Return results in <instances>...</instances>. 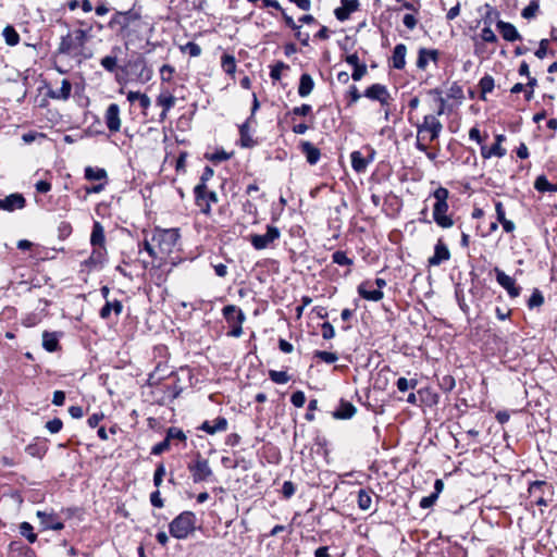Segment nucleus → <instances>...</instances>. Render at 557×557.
I'll return each instance as SVG.
<instances>
[{
  "label": "nucleus",
  "mask_w": 557,
  "mask_h": 557,
  "mask_svg": "<svg viewBox=\"0 0 557 557\" xmlns=\"http://www.w3.org/2000/svg\"><path fill=\"white\" fill-rule=\"evenodd\" d=\"M72 84L69 79H62L61 86L49 91V97L57 100H67L71 96Z\"/></svg>",
  "instance_id": "b1692460"
},
{
  "label": "nucleus",
  "mask_w": 557,
  "mask_h": 557,
  "mask_svg": "<svg viewBox=\"0 0 557 557\" xmlns=\"http://www.w3.org/2000/svg\"><path fill=\"white\" fill-rule=\"evenodd\" d=\"M107 250L106 247H94V250L87 260L89 265H101L106 260Z\"/></svg>",
  "instance_id": "72a5a7b5"
},
{
  "label": "nucleus",
  "mask_w": 557,
  "mask_h": 557,
  "mask_svg": "<svg viewBox=\"0 0 557 557\" xmlns=\"http://www.w3.org/2000/svg\"><path fill=\"white\" fill-rule=\"evenodd\" d=\"M322 329V337L324 339H331L335 336V330L330 322H324L321 326Z\"/></svg>",
  "instance_id": "bf43d9fd"
},
{
  "label": "nucleus",
  "mask_w": 557,
  "mask_h": 557,
  "mask_svg": "<svg viewBox=\"0 0 557 557\" xmlns=\"http://www.w3.org/2000/svg\"><path fill=\"white\" fill-rule=\"evenodd\" d=\"M496 27L502 34L503 38L507 41H516L521 39L519 32L511 23L498 21L496 23Z\"/></svg>",
  "instance_id": "dca6fc26"
},
{
  "label": "nucleus",
  "mask_w": 557,
  "mask_h": 557,
  "mask_svg": "<svg viewBox=\"0 0 557 557\" xmlns=\"http://www.w3.org/2000/svg\"><path fill=\"white\" fill-rule=\"evenodd\" d=\"M403 23L408 29L412 30L417 26L418 21L412 14H406Z\"/></svg>",
  "instance_id": "774afa93"
},
{
  "label": "nucleus",
  "mask_w": 557,
  "mask_h": 557,
  "mask_svg": "<svg viewBox=\"0 0 557 557\" xmlns=\"http://www.w3.org/2000/svg\"><path fill=\"white\" fill-rule=\"evenodd\" d=\"M480 37L483 42L494 44L497 41V36L495 35L491 27H484L481 30Z\"/></svg>",
  "instance_id": "09e8293b"
},
{
  "label": "nucleus",
  "mask_w": 557,
  "mask_h": 557,
  "mask_svg": "<svg viewBox=\"0 0 557 557\" xmlns=\"http://www.w3.org/2000/svg\"><path fill=\"white\" fill-rule=\"evenodd\" d=\"M251 121L247 120L245 123H243L239 126V135H240V146L244 148H251L256 145V141L252 139V136L250 135V127L249 123Z\"/></svg>",
  "instance_id": "cd10ccee"
},
{
  "label": "nucleus",
  "mask_w": 557,
  "mask_h": 557,
  "mask_svg": "<svg viewBox=\"0 0 557 557\" xmlns=\"http://www.w3.org/2000/svg\"><path fill=\"white\" fill-rule=\"evenodd\" d=\"M188 470L191 474L194 483L209 481V479L213 475L209 461L205 458H201L200 456H198L194 462L188 465Z\"/></svg>",
  "instance_id": "0eeeda50"
},
{
  "label": "nucleus",
  "mask_w": 557,
  "mask_h": 557,
  "mask_svg": "<svg viewBox=\"0 0 557 557\" xmlns=\"http://www.w3.org/2000/svg\"><path fill=\"white\" fill-rule=\"evenodd\" d=\"M547 47H548V39H542L540 41V46L537 50L535 51V55L539 59H544L547 54Z\"/></svg>",
  "instance_id": "0e129e2a"
},
{
  "label": "nucleus",
  "mask_w": 557,
  "mask_h": 557,
  "mask_svg": "<svg viewBox=\"0 0 557 557\" xmlns=\"http://www.w3.org/2000/svg\"><path fill=\"white\" fill-rule=\"evenodd\" d=\"M480 88L483 94L491 92L494 88V79L492 76L486 75L480 81Z\"/></svg>",
  "instance_id": "3c124183"
},
{
  "label": "nucleus",
  "mask_w": 557,
  "mask_h": 557,
  "mask_svg": "<svg viewBox=\"0 0 557 557\" xmlns=\"http://www.w3.org/2000/svg\"><path fill=\"white\" fill-rule=\"evenodd\" d=\"M120 113V107L116 103H111L106 110L104 122L111 133H116L121 129L122 121Z\"/></svg>",
  "instance_id": "9b49d317"
},
{
  "label": "nucleus",
  "mask_w": 557,
  "mask_h": 557,
  "mask_svg": "<svg viewBox=\"0 0 557 557\" xmlns=\"http://www.w3.org/2000/svg\"><path fill=\"white\" fill-rule=\"evenodd\" d=\"M196 205L203 214H210L211 205L218 202V195L215 191H210L207 185L198 184L195 189Z\"/></svg>",
  "instance_id": "423d86ee"
},
{
  "label": "nucleus",
  "mask_w": 557,
  "mask_h": 557,
  "mask_svg": "<svg viewBox=\"0 0 557 557\" xmlns=\"http://www.w3.org/2000/svg\"><path fill=\"white\" fill-rule=\"evenodd\" d=\"M417 384V380L408 381L406 377H399L396 383L397 388L400 392H407L409 388H414Z\"/></svg>",
  "instance_id": "de8ad7c7"
},
{
  "label": "nucleus",
  "mask_w": 557,
  "mask_h": 557,
  "mask_svg": "<svg viewBox=\"0 0 557 557\" xmlns=\"http://www.w3.org/2000/svg\"><path fill=\"white\" fill-rule=\"evenodd\" d=\"M290 401L295 407L301 408L306 403V396H305L304 392H301V391L295 392L290 397Z\"/></svg>",
  "instance_id": "6e6d98bb"
},
{
  "label": "nucleus",
  "mask_w": 557,
  "mask_h": 557,
  "mask_svg": "<svg viewBox=\"0 0 557 557\" xmlns=\"http://www.w3.org/2000/svg\"><path fill=\"white\" fill-rule=\"evenodd\" d=\"M178 239L177 228H156L150 239L145 238L143 246L151 258L162 261L174 250Z\"/></svg>",
  "instance_id": "f257e3e1"
},
{
  "label": "nucleus",
  "mask_w": 557,
  "mask_h": 557,
  "mask_svg": "<svg viewBox=\"0 0 557 557\" xmlns=\"http://www.w3.org/2000/svg\"><path fill=\"white\" fill-rule=\"evenodd\" d=\"M42 347L49 352L57 351L59 348V337L57 333L44 332Z\"/></svg>",
  "instance_id": "2f4dec72"
},
{
  "label": "nucleus",
  "mask_w": 557,
  "mask_h": 557,
  "mask_svg": "<svg viewBox=\"0 0 557 557\" xmlns=\"http://www.w3.org/2000/svg\"><path fill=\"white\" fill-rule=\"evenodd\" d=\"M333 262L338 265H350L352 264V260L347 257L346 252L342 250H337L332 256Z\"/></svg>",
  "instance_id": "37998d69"
},
{
  "label": "nucleus",
  "mask_w": 557,
  "mask_h": 557,
  "mask_svg": "<svg viewBox=\"0 0 557 557\" xmlns=\"http://www.w3.org/2000/svg\"><path fill=\"white\" fill-rule=\"evenodd\" d=\"M433 197L436 200L433 207V219L435 223L443 228L451 227L454 221L446 214L448 211V190L444 187H438L434 190Z\"/></svg>",
  "instance_id": "20e7f679"
},
{
  "label": "nucleus",
  "mask_w": 557,
  "mask_h": 557,
  "mask_svg": "<svg viewBox=\"0 0 557 557\" xmlns=\"http://www.w3.org/2000/svg\"><path fill=\"white\" fill-rule=\"evenodd\" d=\"M169 446H170V441L168 440V437H165L164 441H162L161 443H159L152 447L151 453L153 455H159V454L163 453L164 450H166L169 448Z\"/></svg>",
  "instance_id": "338daca9"
},
{
  "label": "nucleus",
  "mask_w": 557,
  "mask_h": 557,
  "mask_svg": "<svg viewBox=\"0 0 557 557\" xmlns=\"http://www.w3.org/2000/svg\"><path fill=\"white\" fill-rule=\"evenodd\" d=\"M356 411H357V409L351 403L341 400L337 409L333 413V417L335 419H342V420L350 419L355 416Z\"/></svg>",
  "instance_id": "4be33fe9"
},
{
  "label": "nucleus",
  "mask_w": 557,
  "mask_h": 557,
  "mask_svg": "<svg viewBox=\"0 0 557 557\" xmlns=\"http://www.w3.org/2000/svg\"><path fill=\"white\" fill-rule=\"evenodd\" d=\"M100 63L103 66V69H106L109 72H113L116 69L117 59L112 55H107L101 59Z\"/></svg>",
  "instance_id": "8fccbe9b"
},
{
  "label": "nucleus",
  "mask_w": 557,
  "mask_h": 557,
  "mask_svg": "<svg viewBox=\"0 0 557 557\" xmlns=\"http://www.w3.org/2000/svg\"><path fill=\"white\" fill-rule=\"evenodd\" d=\"M301 152L310 164H315L320 160V150L310 141L301 143Z\"/></svg>",
  "instance_id": "393cba45"
},
{
  "label": "nucleus",
  "mask_w": 557,
  "mask_h": 557,
  "mask_svg": "<svg viewBox=\"0 0 557 557\" xmlns=\"http://www.w3.org/2000/svg\"><path fill=\"white\" fill-rule=\"evenodd\" d=\"M138 18L139 15L133 11L117 12L112 16L111 21L109 22V27H119L117 35L125 37L128 35L127 29L131 23Z\"/></svg>",
  "instance_id": "6e6552de"
},
{
  "label": "nucleus",
  "mask_w": 557,
  "mask_h": 557,
  "mask_svg": "<svg viewBox=\"0 0 557 557\" xmlns=\"http://www.w3.org/2000/svg\"><path fill=\"white\" fill-rule=\"evenodd\" d=\"M269 376L276 384H286L290 380L285 371L270 370Z\"/></svg>",
  "instance_id": "a19ab883"
},
{
  "label": "nucleus",
  "mask_w": 557,
  "mask_h": 557,
  "mask_svg": "<svg viewBox=\"0 0 557 557\" xmlns=\"http://www.w3.org/2000/svg\"><path fill=\"white\" fill-rule=\"evenodd\" d=\"M358 2L357 0H342V5L335 9V16L339 21H345L348 18L349 14L357 10Z\"/></svg>",
  "instance_id": "aec40b11"
},
{
  "label": "nucleus",
  "mask_w": 557,
  "mask_h": 557,
  "mask_svg": "<svg viewBox=\"0 0 557 557\" xmlns=\"http://www.w3.org/2000/svg\"><path fill=\"white\" fill-rule=\"evenodd\" d=\"M281 232L276 226L268 225L267 233L263 235L253 234L250 236V243L257 250L268 248L272 243L278 239Z\"/></svg>",
  "instance_id": "1a4fd4ad"
},
{
  "label": "nucleus",
  "mask_w": 557,
  "mask_h": 557,
  "mask_svg": "<svg viewBox=\"0 0 557 557\" xmlns=\"http://www.w3.org/2000/svg\"><path fill=\"white\" fill-rule=\"evenodd\" d=\"M314 87V82L311 75L305 73L300 76L299 86H298V95L302 98L309 96Z\"/></svg>",
  "instance_id": "c85d7f7f"
},
{
  "label": "nucleus",
  "mask_w": 557,
  "mask_h": 557,
  "mask_svg": "<svg viewBox=\"0 0 557 557\" xmlns=\"http://www.w3.org/2000/svg\"><path fill=\"white\" fill-rule=\"evenodd\" d=\"M37 517L40 519V523L45 529L59 531L64 528V524L58 520L54 513L37 511Z\"/></svg>",
  "instance_id": "f3484780"
},
{
  "label": "nucleus",
  "mask_w": 557,
  "mask_h": 557,
  "mask_svg": "<svg viewBox=\"0 0 557 557\" xmlns=\"http://www.w3.org/2000/svg\"><path fill=\"white\" fill-rule=\"evenodd\" d=\"M166 437L169 441H171V440L185 441L186 440L185 433L181 429H177L174 426H172L168 430Z\"/></svg>",
  "instance_id": "5fc2aeb1"
},
{
  "label": "nucleus",
  "mask_w": 557,
  "mask_h": 557,
  "mask_svg": "<svg viewBox=\"0 0 557 557\" xmlns=\"http://www.w3.org/2000/svg\"><path fill=\"white\" fill-rule=\"evenodd\" d=\"M228 422L224 417H218L213 421H203L199 426V430L213 435L219 432H224L227 430Z\"/></svg>",
  "instance_id": "2eb2a0df"
},
{
  "label": "nucleus",
  "mask_w": 557,
  "mask_h": 557,
  "mask_svg": "<svg viewBox=\"0 0 557 557\" xmlns=\"http://www.w3.org/2000/svg\"><path fill=\"white\" fill-rule=\"evenodd\" d=\"M416 148L421 152H426L429 144L440 137L443 125L436 115L428 114L421 123L416 125Z\"/></svg>",
  "instance_id": "f03ea898"
},
{
  "label": "nucleus",
  "mask_w": 557,
  "mask_h": 557,
  "mask_svg": "<svg viewBox=\"0 0 557 557\" xmlns=\"http://www.w3.org/2000/svg\"><path fill=\"white\" fill-rule=\"evenodd\" d=\"M164 475H165V468L163 465H159L153 474V483L157 487H159L161 485Z\"/></svg>",
  "instance_id": "4d7b16f0"
},
{
  "label": "nucleus",
  "mask_w": 557,
  "mask_h": 557,
  "mask_svg": "<svg viewBox=\"0 0 557 557\" xmlns=\"http://www.w3.org/2000/svg\"><path fill=\"white\" fill-rule=\"evenodd\" d=\"M26 200L22 194H11L0 200V209L12 212L16 209H23Z\"/></svg>",
  "instance_id": "4468645a"
},
{
  "label": "nucleus",
  "mask_w": 557,
  "mask_h": 557,
  "mask_svg": "<svg viewBox=\"0 0 557 557\" xmlns=\"http://www.w3.org/2000/svg\"><path fill=\"white\" fill-rule=\"evenodd\" d=\"M183 52L188 53L190 57H199L201 54V48L198 44L188 41L185 46L182 48Z\"/></svg>",
  "instance_id": "a18cd8bd"
},
{
  "label": "nucleus",
  "mask_w": 557,
  "mask_h": 557,
  "mask_svg": "<svg viewBox=\"0 0 557 557\" xmlns=\"http://www.w3.org/2000/svg\"><path fill=\"white\" fill-rule=\"evenodd\" d=\"M437 58H438L437 50L421 48L419 50V54H418L417 66L420 70H425L429 62L430 61L436 62Z\"/></svg>",
  "instance_id": "6ab92c4d"
},
{
  "label": "nucleus",
  "mask_w": 557,
  "mask_h": 557,
  "mask_svg": "<svg viewBox=\"0 0 557 557\" xmlns=\"http://www.w3.org/2000/svg\"><path fill=\"white\" fill-rule=\"evenodd\" d=\"M507 153V150L499 144H494L492 147L481 146V156L483 159H490L492 157L503 158Z\"/></svg>",
  "instance_id": "c756f323"
},
{
  "label": "nucleus",
  "mask_w": 557,
  "mask_h": 557,
  "mask_svg": "<svg viewBox=\"0 0 557 557\" xmlns=\"http://www.w3.org/2000/svg\"><path fill=\"white\" fill-rule=\"evenodd\" d=\"M371 283L370 282H363L358 286V293L359 295L367 300L371 301H380L384 294L380 289H371Z\"/></svg>",
  "instance_id": "a211bd4d"
},
{
  "label": "nucleus",
  "mask_w": 557,
  "mask_h": 557,
  "mask_svg": "<svg viewBox=\"0 0 557 557\" xmlns=\"http://www.w3.org/2000/svg\"><path fill=\"white\" fill-rule=\"evenodd\" d=\"M221 66L226 74L233 75L236 72V61L231 54L222 57Z\"/></svg>",
  "instance_id": "4c0bfd02"
},
{
  "label": "nucleus",
  "mask_w": 557,
  "mask_h": 557,
  "mask_svg": "<svg viewBox=\"0 0 557 557\" xmlns=\"http://www.w3.org/2000/svg\"><path fill=\"white\" fill-rule=\"evenodd\" d=\"M89 29H75L72 33H67L61 38L59 45V52L63 54H70L75 50H82L85 44L90 38Z\"/></svg>",
  "instance_id": "39448f33"
},
{
  "label": "nucleus",
  "mask_w": 557,
  "mask_h": 557,
  "mask_svg": "<svg viewBox=\"0 0 557 557\" xmlns=\"http://www.w3.org/2000/svg\"><path fill=\"white\" fill-rule=\"evenodd\" d=\"M364 96L371 100H377L382 107H388L391 95L387 88L381 84H373L364 91Z\"/></svg>",
  "instance_id": "9d476101"
},
{
  "label": "nucleus",
  "mask_w": 557,
  "mask_h": 557,
  "mask_svg": "<svg viewBox=\"0 0 557 557\" xmlns=\"http://www.w3.org/2000/svg\"><path fill=\"white\" fill-rule=\"evenodd\" d=\"M107 171L101 168L87 166L85 169V178L88 181H103L107 180Z\"/></svg>",
  "instance_id": "f704fd0d"
},
{
  "label": "nucleus",
  "mask_w": 557,
  "mask_h": 557,
  "mask_svg": "<svg viewBox=\"0 0 557 557\" xmlns=\"http://www.w3.org/2000/svg\"><path fill=\"white\" fill-rule=\"evenodd\" d=\"M497 283L507 290L508 295L512 298L518 297L520 288L516 286L515 280L507 275L504 271L495 268Z\"/></svg>",
  "instance_id": "f8f14e48"
},
{
  "label": "nucleus",
  "mask_w": 557,
  "mask_h": 557,
  "mask_svg": "<svg viewBox=\"0 0 557 557\" xmlns=\"http://www.w3.org/2000/svg\"><path fill=\"white\" fill-rule=\"evenodd\" d=\"M207 159L213 162H221L230 159V154L225 152L224 150L216 151L212 154H206Z\"/></svg>",
  "instance_id": "13d9d810"
},
{
  "label": "nucleus",
  "mask_w": 557,
  "mask_h": 557,
  "mask_svg": "<svg viewBox=\"0 0 557 557\" xmlns=\"http://www.w3.org/2000/svg\"><path fill=\"white\" fill-rule=\"evenodd\" d=\"M406 53L407 48L404 44H398L395 46L393 55H392V64L394 69L401 70L406 64Z\"/></svg>",
  "instance_id": "5701e85b"
},
{
  "label": "nucleus",
  "mask_w": 557,
  "mask_h": 557,
  "mask_svg": "<svg viewBox=\"0 0 557 557\" xmlns=\"http://www.w3.org/2000/svg\"><path fill=\"white\" fill-rule=\"evenodd\" d=\"M2 35L4 37V40L7 45L13 47L16 46L20 41V35L15 30V28L11 25H8L4 27Z\"/></svg>",
  "instance_id": "e433bc0d"
},
{
  "label": "nucleus",
  "mask_w": 557,
  "mask_h": 557,
  "mask_svg": "<svg viewBox=\"0 0 557 557\" xmlns=\"http://www.w3.org/2000/svg\"><path fill=\"white\" fill-rule=\"evenodd\" d=\"M351 166L356 172H364L370 160L366 159L360 151H354L350 154Z\"/></svg>",
  "instance_id": "473e14b6"
},
{
  "label": "nucleus",
  "mask_w": 557,
  "mask_h": 557,
  "mask_svg": "<svg viewBox=\"0 0 557 557\" xmlns=\"http://www.w3.org/2000/svg\"><path fill=\"white\" fill-rule=\"evenodd\" d=\"M223 315L230 325L237 323H243L245 320V315L240 309H238L234 305H228L223 308Z\"/></svg>",
  "instance_id": "412c9836"
},
{
  "label": "nucleus",
  "mask_w": 557,
  "mask_h": 557,
  "mask_svg": "<svg viewBox=\"0 0 557 557\" xmlns=\"http://www.w3.org/2000/svg\"><path fill=\"white\" fill-rule=\"evenodd\" d=\"M312 108L310 104H301L300 107H295L292 110V113L295 115L306 116L311 112Z\"/></svg>",
  "instance_id": "e2e57ef3"
},
{
  "label": "nucleus",
  "mask_w": 557,
  "mask_h": 557,
  "mask_svg": "<svg viewBox=\"0 0 557 557\" xmlns=\"http://www.w3.org/2000/svg\"><path fill=\"white\" fill-rule=\"evenodd\" d=\"M367 73V65L366 64H360L356 67H354V71H352V74H351V77L354 81H360Z\"/></svg>",
  "instance_id": "680f3d73"
},
{
  "label": "nucleus",
  "mask_w": 557,
  "mask_h": 557,
  "mask_svg": "<svg viewBox=\"0 0 557 557\" xmlns=\"http://www.w3.org/2000/svg\"><path fill=\"white\" fill-rule=\"evenodd\" d=\"M282 493L285 498L292 497L295 494V486H294L293 482L285 481L282 486Z\"/></svg>",
  "instance_id": "69168bd1"
},
{
  "label": "nucleus",
  "mask_w": 557,
  "mask_h": 557,
  "mask_svg": "<svg viewBox=\"0 0 557 557\" xmlns=\"http://www.w3.org/2000/svg\"><path fill=\"white\" fill-rule=\"evenodd\" d=\"M157 104L160 106L164 111H170L176 102V98L168 90H163L157 97Z\"/></svg>",
  "instance_id": "7c9ffc66"
},
{
  "label": "nucleus",
  "mask_w": 557,
  "mask_h": 557,
  "mask_svg": "<svg viewBox=\"0 0 557 557\" xmlns=\"http://www.w3.org/2000/svg\"><path fill=\"white\" fill-rule=\"evenodd\" d=\"M20 532L25 536L29 543H35L37 535L33 532V527L28 522H22L20 525Z\"/></svg>",
  "instance_id": "79ce46f5"
},
{
  "label": "nucleus",
  "mask_w": 557,
  "mask_h": 557,
  "mask_svg": "<svg viewBox=\"0 0 557 557\" xmlns=\"http://www.w3.org/2000/svg\"><path fill=\"white\" fill-rule=\"evenodd\" d=\"M288 66L283 62H277L275 65L271 67L270 77L273 81L281 79L282 71L287 69Z\"/></svg>",
  "instance_id": "603ef678"
},
{
  "label": "nucleus",
  "mask_w": 557,
  "mask_h": 557,
  "mask_svg": "<svg viewBox=\"0 0 557 557\" xmlns=\"http://www.w3.org/2000/svg\"><path fill=\"white\" fill-rule=\"evenodd\" d=\"M450 258V251L448 247L443 243L442 239H438L435 247H434V253L432 257L429 258L428 262L431 267H436L443 263L444 261L449 260Z\"/></svg>",
  "instance_id": "ddd939ff"
},
{
  "label": "nucleus",
  "mask_w": 557,
  "mask_h": 557,
  "mask_svg": "<svg viewBox=\"0 0 557 557\" xmlns=\"http://www.w3.org/2000/svg\"><path fill=\"white\" fill-rule=\"evenodd\" d=\"M372 504V497L370 493L366 490H360L358 492V506L361 510L370 509Z\"/></svg>",
  "instance_id": "58836bf2"
},
{
  "label": "nucleus",
  "mask_w": 557,
  "mask_h": 557,
  "mask_svg": "<svg viewBox=\"0 0 557 557\" xmlns=\"http://www.w3.org/2000/svg\"><path fill=\"white\" fill-rule=\"evenodd\" d=\"M62 426L63 422L59 418H54L46 423V429L52 434L60 432Z\"/></svg>",
  "instance_id": "864d4df0"
},
{
  "label": "nucleus",
  "mask_w": 557,
  "mask_h": 557,
  "mask_svg": "<svg viewBox=\"0 0 557 557\" xmlns=\"http://www.w3.org/2000/svg\"><path fill=\"white\" fill-rule=\"evenodd\" d=\"M540 9V4L537 0H532L530 3L522 10V17L530 20L533 18Z\"/></svg>",
  "instance_id": "ea45409f"
},
{
  "label": "nucleus",
  "mask_w": 557,
  "mask_h": 557,
  "mask_svg": "<svg viewBox=\"0 0 557 557\" xmlns=\"http://www.w3.org/2000/svg\"><path fill=\"white\" fill-rule=\"evenodd\" d=\"M437 498H438V496H436V494L432 493L431 495L425 496L420 500V507L423 509L431 508L435 504Z\"/></svg>",
  "instance_id": "052dcab7"
},
{
  "label": "nucleus",
  "mask_w": 557,
  "mask_h": 557,
  "mask_svg": "<svg viewBox=\"0 0 557 557\" xmlns=\"http://www.w3.org/2000/svg\"><path fill=\"white\" fill-rule=\"evenodd\" d=\"M534 187L536 190L544 193V191H557V185H554L548 182L546 176L541 175L539 176L534 182Z\"/></svg>",
  "instance_id": "c9c22d12"
},
{
  "label": "nucleus",
  "mask_w": 557,
  "mask_h": 557,
  "mask_svg": "<svg viewBox=\"0 0 557 557\" xmlns=\"http://www.w3.org/2000/svg\"><path fill=\"white\" fill-rule=\"evenodd\" d=\"M196 529V516L191 511H183L169 524L170 534L177 540H185Z\"/></svg>",
  "instance_id": "7ed1b4c3"
},
{
  "label": "nucleus",
  "mask_w": 557,
  "mask_h": 557,
  "mask_svg": "<svg viewBox=\"0 0 557 557\" xmlns=\"http://www.w3.org/2000/svg\"><path fill=\"white\" fill-rule=\"evenodd\" d=\"M123 310V305L120 300H107L106 305L101 308L99 314L101 319H109L111 313L114 312L116 315H120Z\"/></svg>",
  "instance_id": "bb28decb"
},
{
  "label": "nucleus",
  "mask_w": 557,
  "mask_h": 557,
  "mask_svg": "<svg viewBox=\"0 0 557 557\" xmlns=\"http://www.w3.org/2000/svg\"><path fill=\"white\" fill-rule=\"evenodd\" d=\"M104 228L100 222L96 221L92 226L90 244L92 245V247H104Z\"/></svg>",
  "instance_id": "a878e982"
},
{
  "label": "nucleus",
  "mask_w": 557,
  "mask_h": 557,
  "mask_svg": "<svg viewBox=\"0 0 557 557\" xmlns=\"http://www.w3.org/2000/svg\"><path fill=\"white\" fill-rule=\"evenodd\" d=\"M544 297L539 289H534L531 297L529 298L528 306L530 309L542 306Z\"/></svg>",
  "instance_id": "c03bdc74"
},
{
  "label": "nucleus",
  "mask_w": 557,
  "mask_h": 557,
  "mask_svg": "<svg viewBox=\"0 0 557 557\" xmlns=\"http://www.w3.org/2000/svg\"><path fill=\"white\" fill-rule=\"evenodd\" d=\"M314 357L319 358L320 360H322L326 363H334L338 359L336 354L330 352V351H323V350H317L314 352Z\"/></svg>",
  "instance_id": "49530a36"
}]
</instances>
